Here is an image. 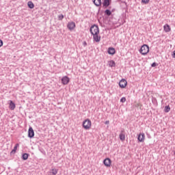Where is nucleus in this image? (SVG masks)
Masks as SVG:
<instances>
[{
  "label": "nucleus",
  "mask_w": 175,
  "mask_h": 175,
  "mask_svg": "<svg viewBox=\"0 0 175 175\" xmlns=\"http://www.w3.org/2000/svg\"><path fill=\"white\" fill-rule=\"evenodd\" d=\"M3 46V41L2 40H0V47H2Z\"/></svg>",
  "instance_id": "bb28decb"
},
{
  "label": "nucleus",
  "mask_w": 175,
  "mask_h": 175,
  "mask_svg": "<svg viewBox=\"0 0 175 175\" xmlns=\"http://www.w3.org/2000/svg\"><path fill=\"white\" fill-rule=\"evenodd\" d=\"M107 53L109 54V55H114V54H116V49L109 47L108 48Z\"/></svg>",
  "instance_id": "9b49d317"
},
{
  "label": "nucleus",
  "mask_w": 175,
  "mask_h": 175,
  "mask_svg": "<svg viewBox=\"0 0 175 175\" xmlns=\"http://www.w3.org/2000/svg\"><path fill=\"white\" fill-rule=\"evenodd\" d=\"M103 163L107 167H110L111 165V159H110L109 158H107L103 160Z\"/></svg>",
  "instance_id": "6e6552de"
},
{
  "label": "nucleus",
  "mask_w": 175,
  "mask_h": 175,
  "mask_svg": "<svg viewBox=\"0 0 175 175\" xmlns=\"http://www.w3.org/2000/svg\"><path fill=\"white\" fill-rule=\"evenodd\" d=\"M145 137H146V135H144V133H139V135H138V137H137V140L140 143H143V142H144Z\"/></svg>",
  "instance_id": "9d476101"
},
{
  "label": "nucleus",
  "mask_w": 175,
  "mask_h": 175,
  "mask_svg": "<svg viewBox=\"0 0 175 175\" xmlns=\"http://www.w3.org/2000/svg\"><path fill=\"white\" fill-rule=\"evenodd\" d=\"M100 10V8H99V10H98V12Z\"/></svg>",
  "instance_id": "e433bc0d"
},
{
  "label": "nucleus",
  "mask_w": 175,
  "mask_h": 175,
  "mask_svg": "<svg viewBox=\"0 0 175 175\" xmlns=\"http://www.w3.org/2000/svg\"><path fill=\"white\" fill-rule=\"evenodd\" d=\"M154 100H157V98H154Z\"/></svg>",
  "instance_id": "f704fd0d"
},
{
  "label": "nucleus",
  "mask_w": 175,
  "mask_h": 175,
  "mask_svg": "<svg viewBox=\"0 0 175 175\" xmlns=\"http://www.w3.org/2000/svg\"><path fill=\"white\" fill-rule=\"evenodd\" d=\"M29 157V154L28 153H23L22 154V159L23 161H27V159H28Z\"/></svg>",
  "instance_id": "dca6fc26"
},
{
  "label": "nucleus",
  "mask_w": 175,
  "mask_h": 175,
  "mask_svg": "<svg viewBox=\"0 0 175 175\" xmlns=\"http://www.w3.org/2000/svg\"><path fill=\"white\" fill-rule=\"evenodd\" d=\"M18 147H20V144H15L14 149L10 152V155H14V154H16V152L17 151V148H18Z\"/></svg>",
  "instance_id": "f8f14e48"
},
{
  "label": "nucleus",
  "mask_w": 175,
  "mask_h": 175,
  "mask_svg": "<svg viewBox=\"0 0 175 175\" xmlns=\"http://www.w3.org/2000/svg\"><path fill=\"white\" fill-rule=\"evenodd\" d=\"M27 6L29 8V9H33V8H35V5H33L32 1H28Z\"/></svg>",
  "instance_id": "6ab92c4d"
},
{
  "label": "nucleus",
  "mask_w": 175,
  "mask_h": 175,
  "mask_svg": "<svg viewBox=\"0 0 175 175\" xmlns=\"http://www.w3.org/2000/svg\"><path fill=\"white\" fill-rule=\"evenodd\" d=\"M120 102L122 103H125V102H126V98L125 97H122L121 99H120Z\"/></svg>",
  "instance_id": "b1692460"
},
{
  "label": "nucleus",
  "mask_w": 175,
  "mask_h": 175,
  "mask_svg": "<svg viewBox=\"0 0 175 175\" xmlns=\"http://www.w3.org/2000/svg\"><path fill=\"white\" fill-rule=\"evenodd\" d=\"M142 3H145V5H147L148 2H150V0H142Z\"/></svg>",
  "instance_id": "393cba45"
},
{
  "label": "nucleus",
  "mask_w": 175,
  "mask_h": 175,
  "mask_svg": "<svg viewBox=\"0 0 175 175\" xmlns=\"http://www.w3.org/2000/svg\"><path fill=\"white\" fill-rule=\"evenodd\" d=\"M9 108L10 109V110H14V109H16V104H14L12 100L10 101Z\"/></svg>",
  "instance_id": "4468645a"
},
{
  "label": "nucleus",
  "mask_w": 175,
  "mask_h": 175,
  "mask_svg": "<svg viewBox=\"0 0 175 175\" xmlns=\"http://www.w3.org/2000/svg\"><path fill=\"white\" fill-rule=\"evenodd\" d=\"M164 111L165 113H169V111H170V105L165 106L164 109Z\"/></svg>",
  "instance_id": "412c9836"
},
{
  "label": "nucleus",
  "mask_w": 175,
  "mask_h": 175,
  "mask_svg": "<svg viewBox=\"0 0 175 175\" xmlns=\"http://www.w3.org/2000/svg\"><path fill=\"white\" fill-rule=\"evenodd\" d=\"M58 173V170L53 168L49 171V175H56Z\"/></svg>",
  "instance_id": "2eb2a0df"
},
{
  "label": "nucleus",
  "mask_w": 175,
  "mask_h": 175,
  "mask_svg": "<svg viewBox=\"0 0 175 175\" xmlns=\"http://www.w3.org/2000/svg\"><path fill=\"white\" fill-rule=\"evenodd\" d=\"M64 18V15L59 16V20H62Z\"/></svg>",
  "instance_id": "7c9ffc66"
},
{
  "label": "nucleus",
  "mask_w": 175,
  "mask_h": 175,
  "mask_svg": "<svg viewBox=\"0 0 175 175\" xmlns=\"http://www.w3.org/2000/svg\"><path fill=\"white\" fill-rule=\"evenodd\" d=\"M98 3H95V6H97L98 8L99 6H102V0H97Z\"/></svg>",
  "instance_id": "5701e85b"
},
{
  "label": "nucleus",
  "mask_w": 175,
  "mask_h": 175,
  "mask_svg": "<svg viewBox=\"0 0 175 175\" xmlns=\"http://www.w3.org/2000/svg\"><path fill=\"white\" fill-rule=\"evenodd\" d=\"M92 2H93V3H94V5H95V3H96V0H93Z\"/></svg>",
  "instance_id": "2f4dec72"
},
{
  "label": "nucleus",
  "mask_w": 175,
  "mask_h": 175,
  "mask_svg": "<svg viewBox=\"0 0 175 175\" xmlns=\"http://www.w3.org/2000/svg\"><path fill=\"white\" fill-rule=\"evenodd\" d=\"M105 16H107L108 17H110L111 16V11L109 9H107L104 12Z\"/></svg>",
  "instance_id": "f3484780"
},
{
  "label": "nucleus",
  "mask_w": 175,
  "mask_h": 175,
  "mask_svg": "<svg viewBox=\"0 0 175 175\" xmlns=\"http://www.w3.org/2000/svg\"><path fill=\"white\" fill-rule=\"evenodd\" d=\"M136 106H137V107L139 106V104H137Z\"/></svg>",
  "instance_id": "c9c22d12"
},
{
  "label": "nucleus",
  "mask_w": 175,
  "mask_h": 175,
  "mask_svg": "<svg viewBox=\"0 0 175 175\" xmlns=\"http://www.w3.org/2000/svg\"><path fill=\"white\" fill-rule=\"evenodd\" d=\"M152 68H155V66H158V64H157L156 62H153L151 64Z\"/></svg>",
  "instance_id": "a878e982"
},
{
  "label": "nucleus",
  "mask_w": 175,
  "mask_h": 175,
  "mask_svg": "<svg viewBox=\"0 0 175 175\" xmlns=\"http://www.w3.org/2000/svg\"><path fill=\"white\" fill-rule=\"evenodd\" d=\"M110 5H111V0H103V6L105 9H107V8H109Z\"/></svg>",
  "instance_id": "0eeeda50"
},
{
  "label": "nucleus",
  "mask_w": 175,
  "mask_h": 175,
  "mask_svg": "<svg viewBox=\"0 0 175 175\" xmlns=\"http://www.w3.org/2000/svg\"><path fill=\"white\" fill-rule=\"evenodd\" d=\"M93 36V39L94 42H96V43H98V42H100V36H99V33H96L94 34H92Z\"/></svg>",
  "instance_id": "1a4fd4ad"
},
{
  "label": "nucleus",
  "mask_w": 175,
  "mask_h": 175,
  "mask_svg": "<svg viewBox=\"0 0 175 175\" xmlns=\"http://www.w3.org/2000/svg\"><path fill=\"white\" fill-rule=\"evenodd\" d=\"M67 28L71 32L75 31V28H76V23L73 21L68 22L67 24Z\"/></svg>",
  "instance_id": "20e7f679"
},
{
  "label": "nucleus",
  "mask_w": 175,
  "mask_h": 175,
  "mask_svg": "<svg viewBox=\"0 0 175 175\" xmlns=\"http://www.w3.org/2000/svg\"><path fill=\"white\" fill-rule=\"evenodd\" d=\"M87 42H85V41H84L83 42V47H86V46H87Z\"/></svg>",
  "instance_id": "cd10ccee"
},
{
  "label": "nucleus",
  "mask_w": 175,
  "mask_h": 175,
  "mask_svg": "<svg viewBox=\"0 0 175 175\" xmlns=\"http://www.w3.org/2000/svg\"><path fill=\"white\" fill-rule=\"evenodd\" d=\"M111 12V13H112V12H114V9H113Z\"/></svg>",
  "instance_id": "72a5a7b5"
},
{
  "label": "nucleus",
  "mask_w": 175,
  "mask_h": 175,
  "mask_svg": "<svg viewBox=\"0 0 175 175\" xmlns=\"http://www.w3.org/2000/svg\"><path fill=\"white\" fill-rule=\"evenodd\" d=\"M124 3H125L126 6L127 7L128 5H126V2L124 1Z\"/></svg>",
  "instance_id": "473e14b6"
},
{
  "label": "nucleus",
  "mask_w": 175,
  "mask_h": 175,
  "mask_svg": "<svg viewBox=\"0 0 175 175\" xmlns=\"http://www.w3.org/2000/svg\"><path fill=\"white\" fill-rule=\"evenodd\" d=\"M163 28H164L165 32H170V31H172V28H170V25H169L168 24H165L163 26Z\"/></svg>",
  "instance_id": "ddd939ff"
},
{
  "label": "nucleus",
  "mask_w": 175,
  "mask_h": 175,
  "mask_svg": "<svg viewBox=\"0 0 175 175\" xmlns=\"http://www.w3.org/2000/svg\"><path fill=\"white\" fill-rule=\"evenodd\" d=\"M90 31L92 35H94V33H99V26H98V25L94 24L91 26Z\"/></svg>",
  "instance_id": "f03ea898"
},
{
  "label": "nucleus",
  "mask_w": 175,
  "mask_h": 175,
  "mask_svg": "<svg viewBox=\"0 0 175 175\" xmlns=\"http://www.w3.org/2000/svg\"><path fill=\"white\" fill-rule=\"evenodd\" d=\"M150 52V46L147 44H144L141 46V49H139V53L142 55H147L148 53Z\"/></svg>",
  "instance_id": "f257e3e1"
},
{
  "label": "nucleus",
  "mask_w": 175,
  "mask_h": 175,
  "mask_svg": "<svg viewBox=\"0 0 175 175\" xmlns=\"http://www.w3.org/2000/svg\"><path fill=\"white\" fill-rule=\"evenodd\" d=\"M33 136H35V131H33V129H32V127L30 126L28 130V137L32 139Z\"/></svg>",
  "instance_id": "423d86ee"
},
{
  "label": "nucleus",
  "mask_w": 175,
  "mask_h": 175,
  "mask_svg": "<svg viewBox=\"0 0 175 175\" xmlns=\"http://www.w3.org/2000/svg\"><path fill=\"white\" fill-rule=\"evenodd\" d=\"M109 66L110 68H115L116 66V62L114 60H111L109 62Z\"/></svg>",
  "instance_id": "a211bd4d"
},
{
  "label": "nucleus",
  "mask_w": 175,
  "mask_h": 175,
  "mask_svg": "<svg viewBox=\"0 0 175 175\" xmlns=\"http://www.w3.org/2000/svg\"><path fill=\"white\" fill-rule=\"evenodd\" d=\"M62 84H64V85H66V76H64V77L62 79Z\"/></svg>",
  "instance_id": "4be33fe9"
},
{
  "label": "nucleus",
  "mask_w": 175,
  "mask_h": 175,
  "mask_svg": "<svg viewBox=\"0 0 175 175\" xmlns=\"http://www.w3.org/2000/svg\"><path fill=\"white\" fill-rule=\"evenodd\" d=\"M119 137H120V139L122 142L125 141V134L120 133V135H119Z\"/></svg>",
  "instance_id": "aec40b11"
},
{
  "label": "nucleus",
  "mask_w": 175,
  "mask_h": 175,
  "mask_svg": "<svg viewBox=\"0 0 175 175\" xmlns=\"http://www.w3.org/2000/svg\"><path fill=\"white\" fill-rule=\"evenodd\" d=\"M105 125H109L110 124V122L109 120H106L105 122Z\"/></svg>",
  "instance_id": "c756f323"
},
{
  "label": "nucleus",
  "mask_w": 175,
  "mask_h": 175,
  "mask_svg": "<svg viewBox=\"0 0 175 175\" xmlns=\"http://www.w3.org/2000/svg\"><path fill=\"white\" fill-rule=\"evenodd\" d=\"M127 85H128V82L125 79H122L119 82V87L120 88H125V87H126Z\"/></svg>",
  "instance_id": "39448f33"
},
{
  "label": "nucleus",
  "mask_w": 175,
  "mask_h": 175,
  "mask_svg": "<svg viewBox=\"0 0 175 175\" xmlns=\"http://www.w3.org/2000/svg\"><path fill=\"white\" fill-rule=\"evenodd\" d=\"M91 121L90 120V119H86L83 122V127L84 128V129H90L91 128Z\"/></svg>",
  "instance_id": "7ed1b4c3"
},
{
  "label": "nucleus",
  "mask_w": 175,
  "mask_h": 175,
  "mask_svg": "<svg viewBox=\"0 0 175 175\" xmlns=\"http://www.w3.org/2000/svg\"><path fill=\"white\" fill-rule=\"evenodd\" d=\"M69 81H70V79H69V77H66V84H68Z\"/></svg>",
  "instance_id": "c85d7f7f"
}]
</instances>
